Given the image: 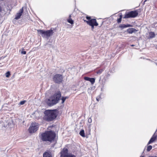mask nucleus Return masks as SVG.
Instances as JSON below:
<instances>
[{
  "instance_id": "nucleus-41",
  "label": "nucleus",
  "mask_w": 157,
  "mask_h": 157,
  "mask_svg": "<svg viewBox=\"0 0 157 157\" xmlns=\"http://www.w3.org/2000/svg\"><path fill=\"white\" fill-rule=\"evenodd\" d=\"M106 71V72H108V71Z\"/></svg>"
},
{
  "instance_id": "nucleus-8",
  "label": "nucleus",
  "mask_w": 157,
  "mask_h": 157,
  "mask_svg": "<svg viewBox=\"0 0 157 157\" xmlns=\"http://www.w3.org/2000/svg\"><path fill=\"white\" fill-rule=\"evenodd\" d=\"M68 97H61V94L59 92V100H61V105L59 107V108L60 107L61 108H63L64 106V104H63V103L65 101L66 99L68 98Z\"/></svg>"
},
{
  "instance_id": "nucleus-40",
  "label": "nucleus",
  "mask_w": 157,
  "mask_h": 157,
  "mask_svg": "<svg viewBox=\"0 0 157 157\" xmlns=\"http://www.w3.org/2000/svg\"><path fill=\"white\" fill-rule=\"evenodd\" d=\"M108 75H110V74H109V73H108Z\"/></svg>"
},
{
  "instance_id": "nucleus-2",
  "label": "nucleus",
  "mask_w": 157,
  "mask_h": 157,
  "mask_svg": "<svg viewBox=\"0 0 157 157\" xmlns=\"http://www.w3.org/2000/svg\"><path fill=\"white\" fill-rule=\"evenodd\" d=\"M56 136L55 132L52 131H46L41 135V139L44 141H52Z\"/></svg>"
},
{
  "instance_id": "nucleus-12",
  "label": "nucleus",
  "mask_w": 157,
  "mask_h": 157,
  "mask_svg": "<svg viewBox=\"0 0 157 157\" xmlns=\"http://www.w3.org/2000/svg\"><path fill=\"white\" fill-rule=\"evenodd\" d=\"M23 7L19 11V12L17 13L15 16V19L17 20L19 19L22 15V13L23 12Z\"/></svg>"
},
{
  "instance_id": "nucleus-5",
  "label": "nucleus",
  "mask_w": 157,
  "mask_h": 157,
  "mask_svg": "<svg viewBox=\"0 0 157 157\" xmlns=\"http://www.w3.org/2000/svg\"><path fill=\"white\" fill-rule=\"evenodd\" d=\"M39 127L38 123L35 122L32 123L29 128V133H34L38 130Z\"/></svg>"
},
{
  "instance_id": "nucleus-30",
  "label": "nucleus",
  "mask_w": 157,
  "mask_h": 157,
  "mask_svg": "<svg viewBox=\"0 0 157 157\" xmlns=\"http://www.w3.org/2000/svg\"><path fill=\"white\" fill-rule=\"evenodd\" d=\"M21 53L22 54H26V52L25 51H22L21 52Z\"/></svg>"
},
{
  "instance_id": "nucleus-6",
  "label": "nucleus",
  "mask_w": 157,
  "mask_h": 157,
  "mask_svg": "<svg viewBox=\"0 0 157 157\" xmlns=\"http://www.w3.org/2000/svg\"><path fill=\"white\" fill-rule=\"evenodd\" d=\"M138 14V13L137 10L130 11L125 14L124 18H134L136 17Z\"/></svg>"
},
{
  "instance_id": "nucleus-25",
  "label": "nucleus",
  "mask_w": 157,
  "mask_h": 157,
  "mask_svg": "<svg viewBox=\"0 0 157 157\" xmlns=\"http://www.w3.org/2000/svg\"><path fill=\"white\" fill-rule=\"evenodd\" d=\"M26 100H24L21 101L19 103V105H23L26 102Z\"/></svg>"
},
{
  "instance_id": "nucleus-19",
  "label": "nucleus",
  "mask_w": 157,
  "mask_h": 157,
  "mask_svg": "<svg viewBox=\"0 0 157 157\" xmlns=\"http://www.w3.org/2000/svg\"><path fill=\"white\" fill-rule=\"evenodd\" d=\"M155 35L153 32H150L149 33V38H152L155 37Z\"/></svg>"
},
{
  "instance_id": "nucleus-31",
  "label": "nucleus",
  "mask_w": 157,
  "mask_h": 157,
  "mask_svg": "<svg viewBox=\"0 0 157 157\" xmlns=\"http://www.w3.org/2000/svg\"><path fill=\"white\" fill-rule=\"evenodd\" d=\"M88 121L89 123H91L92 122V120L90 118L88 119Z\"/></svg>"
},
{
  "instance_id": "nucleus-4",
  "label": "nucleus",
  "mask_w": 157,
  "mask_h": 157,
  "mask_svg": "<svg viewBox=\"0 0 157 157\" xmlns=\"http://www.w3.org/2000/svg\"><path fill=\"white\" fill-rule=\"evenodd\" d=\"M53 30L51 29L50 30H48L46 31L43 30H37L38 33L39 34L41 35L43 37H45L46 36L47 37H49L52 35L53 33Z\"/></svg>"
},
{
  "instance_id": "nucleus-9",
  "label": "nucleus",
  "mask_w": 157,
  "mask_h": 157,
  "mask_svg": "<svg viewBox=\"0 0 157 157\" xmlns=\"http://www.w3.org/2000/svg\"><path fill=\"white\" fill-rule=\"evenodd\" d=\"M157 137V132H155L154 134L151 138L150 140L147 143V145L150 144L151 143L153 142L156 140Z\"/></svg>"
},
{
  "instance_id": "nucleus-29",
  "label": "nucleus",
  "mask_w": 157,
  "mask_h": 157,
  "mask_svg": "<svg viewBox=\"0 0 157 157\" xmlns=\"http://www.w3.org/2000/svg\"><path fill=\"white\" fill-rule=\"evenodd\" d=\"M117 21L118 23H121V18L118 19H117Z\"/></svg>"
},
{
  "instance_id": "nucleus-11",
  "label": "nucleus",
  "mask_w": 157,
  "mask_h": 157,
  "mask_svg": "<svg viewBox=\"0 0 157 157\" xmlns=\"http://www.w3.org/2000/svg\"><path fill=\"white\" fill-rule=\"evenodd\" d=\"M157 137V132H155L154 134L151 138L150 140L147 143V145L150 144L151 143L153 142L156 140Z\"/></svg>"
},
{
  "instance_id": "nucleus-1",
  "label": "nucleus",
  "mask_w": 157,
  "mask_h": 157,
  "mask_svg": "<svg viewBox=\"0 0 157 157\" xmlns=\"http://www.w3.org/2000/svg\"><path fill=\"white\" fill-rule=\"evenodd\" d=\"M58 112V110L57 109L45 110L44 113V120L48 121H53L57 117Z\"/></svg>"
},
{
  "instance_id": "nucleus-32",
  "label": "nucleus",
  "mask_w": 157,
  "mask_h": 157,
  "mask_svg": "<svg viewBox=\"0 0 157 157\" xmlns=\"http://www.w3.org/2000/svg\"><path fill=\"white\" fill-rule=\"evenodd\" d=\"M94 26H95V25H90V26H91V28L92 30H93L94 29Z\"/></svg>"
},
{
  "instance_id": "nucleus-37",
  "label": "nucleus",
  "mask_w": 157,
  "mask_h": 157,
  "mask_svg": "<svg viewBox=\"0 0 157 157\" xmlns=\"http://www.w3.org/2000/svg\"><path fill=\"white\" fill-rule=\"evenodd\" d=\"M2 8L0 7V12L2 11Z\"/></svg>"
},
{
  "instance_id": "nucleus-38",
  "label": "nucleus",
  "mask_w": 157,
  "mask_h": 157,
  "mask_svg": "<svg viewBox=\"0 0 157 157\" xmlns=\"http://www.w3.org/2000/svg\"><path fill=\"white\" fill-rule=\"evenodd\" d=\"M131 46H135V45L132 44V45H131Z\"/></svg>"
},
{
  "instance_id": "nucleus-35",
  "label": "nucleus",
  "mask_w": 157,
  "mask_h": 157,
  "mask_svg": "<svg viewBox=\"0 0 157 157\" xmlns=\"http://www.w3.org/2000/svg\"><path fill=\"white\" fill-rule=\"evenodd\" d=\"M121 18L122 19V15H121L120 16V18Z\"/></svg>"
},
{
  "instance_id": "nucleus-20",
  "label": "nucleus",
  "mask_w": 157,
  "mask_h": 157,
  "mask_svg": "<svg viewBox=\"0 0 157 157\" xmlns=\"http://www.w3.org/2000/svg\"><path fill=\"white\" fill-rule=\"evenodd\" d=\"M63 157H76L75 155H74L72 154L71 153H69V154L65 155Z\"/></svg>"
},
{
  "instance_id": "nucleus-33",
  "label": "nucleus",
  "mask_w": 157,
  "mask_h": 157,
  "mask_svg": "<svg viewBox=\"0 0 157 157\" xmlns=\"http://www.w3.org/2000/svg\"><path fill=\"white\" fill-rule=\"evenodd\" d=\"M86 18L88 20H90L91 19V17H90L88 16H86Z\"/></svg>"
},
{
  "instance_id": "nucleus-27",
  "label": "nucleus",
  "mask_w": 157,
  "mask_h": 157,
  "mask_svg": "<svg viewBox=\"0 0 157 157\" xmlns=\"http://www.w3.org/2000/svg\"><path fill=\"white\" fill-rule=\"evenodd\" d=\"M102 71H103V69H99L98 71L97 72V73L98 74L100 75L101 73L102 72Z\"/></svg>"
},
{
  "instance_id": "nucleus-16",
  "label": "nucleus",
  "mask_w": 157,
  "mask_h": 157,
  "mask_svg": "<svg viewBox=\"0 0 157 157\" xmlns=\"http://www.w3.org/2000/svg\"><path fill=\"white\" fill-rule=\"evenodd\" d=\"M131 26V25L129 24L125 25V24H121L119 25V27L120 28L122 29L124 28L128 27Z\"/></svg>"
},
{
  "instance_id": "nucleus-13",
  "label": "nucleus",
  "mask_w": 157,
  "mask_h": 157,
  "mask_svg": "<svg viewBox=\"0 0 157 157\" xmlns=\"http://www.w3.org/2000/svg\"><path fill=\"white\" fill-rule=\"evenodd\" d=\"M84 79L85 80L89 81L92 84H94L95 82V79L93 78H90L86 77H84Z\"/></svg>"
},
{
  "instance_id": "nucleus-3",
  "label": "nucleus",
  "mask_w": 157,
  "mask_h": 157,
  "mask_svg": "<svg viewBox=\"0 0 157 157\" xmlns=\"http://www.w3.org/2000/svg\"><path fill=\"white\" fill-rule=\"evenodd\" d=\"M59 100V92L55 94L49 98L45 100V102L49 106H52L58 102Z\"/></svg>"
},
{
  "instance_id": "nucleus-21",
  "label": "nucleus",
  "mask_w": 157,
  "mask_h": 157,
  "mask_svg": "<svg viewBox=\"0 0 157 157\" xmlns=\"http://www.w3.org/2000/svg\"><path fill=\"white\" fill-rule=\"evenodd\" d=\"M80 135L83 137H85V136L84 131L83 130H82L79 132Z\"/></svg>"
},
{
  "instance_id": "nucleus-18",
  "label": "nucleus",
  "mask_w": 157,
  "mask_h": 157,
  "mask_svg": "<svg viewBox=\"0 0 157 157\" xmlns=\"http://www.w3.org/2000/svg\"><path fill=\"white\" fill-rule=\"evenodd\" d=\"M136 31V30L135 29L133 28H129L127 30V32L129 33H132Z\"/></svg>"
},
{
  "instance_id": "nucleus-24",
  "label": "nucleus",
  "mask_w": 157,
  "mask_h": 157,
  "mask_svg": "<svg viewBox=\"0 0 157 157\" xmlns=\"http://www.w3.org/2000/svg\"><path fill=\"white\" fill-rule=\"evenodd\" d=\"M10 71H8L6 73V77L8 78L10 77Z\"/></svg>"
},
{
  "instance_id": "nucleus-7",
  "label": "nucleus",
  "mask_w": 157,
  "mask_h": 157,
  "mask_svg": "<svg viewBox=\"0 0 157 157\" xmlns=\"http://www.w3.org/2000/svg\"><path fill=\"white\" fill-rule=\"evenodd\" d=\"M86 22L87 24L90 26L94 25L95 26H97L98 25V24L95 19H91L90 20L86 21Z\"/></svg>"
},
{
  "instance_id": "nucleus-10",
  "label": "nucleus",
  "mask_w": 157,
  "mask_h": 157,
  "mask_svg": "<svg viewBox=\"0 0 157 157\" xmlns=\"http://www.w3.org/2000/svg\"><path fill=\"white\" fill-rule=\"evenodd\" d=\"M157 137V132H155L154 134L151 138L150 140L147 143V145L150 144L151 143L153 142L156 140Z\"/></svg>"
},
{
  "instance_id": "nucleus-28",
  "label": "nucleus",
  "mask_w": 157,
  "mask_h": 157,
  "mask_svg": "<svg viewBox=\"0 0 157 157\" xmlns=\"http://www.w3.org/2000/svg\"><path fill=\"white\" fill-rule=\"evenodd\" d=\"M62 79H63L62 76L61 75H59V83H60V82H62Z\"/></svg>"
},
{
  "instance_id": "nucleus-34",
  "label": "nucleus",
  "mask_w": 157,
  "mask_h": 157,
  "mask_svg": "<svg viewBox=\"0 0 157 157\" xmlns=\"http://www.w3.org/2000/svg\"><path fill=\"white\" fill-rule=\"evenodd\" d=\"M107 70L109 71V72L110 71V73H111L112 71H114V69H111V70H110V69H108Z\"/></svg>"
},
{
  "instance_id": "nucleus-23",
  "label": "nucleus",
  "mask_w": 157,
  "mask_h": 157,
  "mask_svg": "<svg viewBox=\"0 0 157 157\" xmlns=\"http://www.w3.org/2000/svg\"><path fill=\"white\" fill-rule=\"evenodd\" d=\"M152 147L151 145H149L147 147V151H150L152 149Z\"/></svg>"
},
{
  "instance_id": "nucleus-39",
  "label": "nucleus",
  "mask_w": 157,
  "mask_h": 157,
  "mask_svg": "<svg viewBox=\"0 0 157 157\" xmlns=\"http://www.w3.org/2000/svg\"><path fill=\"white\" fill-rule=\"evenodd\" d=\"M140 157H144V156H141Z\"/></svg>"
},
{
  "instance_id": "nucleus-17",
  "label": "nucleus",
  "mask_w": 157,
  "mask_h": 157,
  "mask_svg": "<svg viewBox=\"0 0 157 157\" xmlns=\"http://www.w3.org/2000/svg\"><path fill=\"white\" fill-rule=\"evenodd\" d=\"M43 157H52L50 152H45L43 154Z\"/></svg>"
},
{
  "instance_id": "nucleus-15",
  "label": "nucleus",
  "mask_w": 157,
  "mask_h": 157,
  "mask_svg": "<svg viewBox=\"0 0 157 157\" xmlns=\"http://www.w3.org/2000/svg\"><path fill=\"white\" fill-rule=\"evenodd\" d=\"M53 80L56 83H58L59 82V75L57 74L54 75Z\"/></svg>"
},
{
  "instance_id": "nucleus-26",
  "label": "nucleus",
  "mask_w": 157,
  "mask_h": 157,
  "mask_svg": "<svg viewBox=\"0 0 157 157\" xmlns=\"http://www.w3.org/2000/svg\"><path fill=\"white\" fill-rule=\"evenodd\" d=\"M101 99V96L99 95L96 98V100L97 101H99Z\"/></svg>"
},
{
  "instance_id": "nucleus-36",
  "label": "nucleus",
  "mask_w": 157,
  "mask_h": 157,
  "mask_svg": "<svg viewBox=\"0 0 157 157\" xmlns=\"http://www.w3.org/2000/svg\"><path fill=\"white\" fill-rule=\"evenodd\" d=\"M71 14H70L69 16V18H71Z\"/></svg>"
},
{
  "instance_id": "nucleus-22",
  "label": "nucleus",
  "mask_w": 157,
  "mask_h": 157,
  "mask_svg": "<svg viewBox=\"0 0 157 157\" xmlns=\"http://www.w3.org/2000/svg\"><path fill=\"white\" fill-rule=\"evenodd\" d=\"M67 21L71 25L74 24V21L71 18H69L68 19H67Z\"/></svg>"
},
{
  "instance_id": "nucleus-14",
  "label": "nucleus",
  "mask_w": 157,
  "mask_h": 157,
  "mask_svg": "<svg viewBox=\"0 0 157 157\" xmlns=\"http://www.w3.org/2000/svg\"><path fill=\"white\" fill-rule=\"evenodd\" d=\"M68 150L67 148H64L63 149V150L61 152V156L62 157L64 156L65 155L69 154V153H68Z\"/></svg>"
}]
</instances>
